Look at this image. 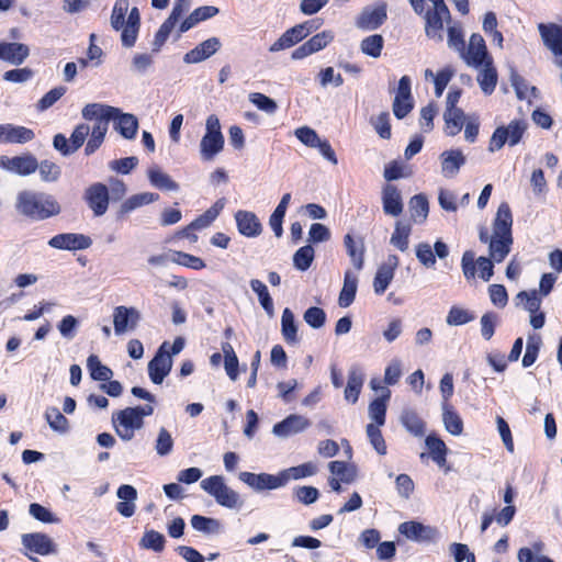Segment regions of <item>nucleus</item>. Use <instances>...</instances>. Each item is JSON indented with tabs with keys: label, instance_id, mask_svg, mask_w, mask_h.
<instances>
[{
	"label": "nucleus",
	"instance_id": "f257e3e1",
	"mask_svg": "<svg viewBox=\"0 0 562 562\" xmlns=\"http://www.w3.org/2000/svg\"><path fill=\"white\" fill-rule=\"evenodd\" d=\"M14 207L20 215L34 221L47 220L61 211L53 195L26 189L18 192Z\"/></svg>",
	"mask_w": 562,
	"mask_h": 562
},
{
	"label": "nucleus",
	"instance_id": "f03ea898",
	"mask_svg": "<svg viewBox=\"0 0 562 562\" xmlns=\"http://www.w3.org/2000/svg\"><path fill=\"white\" fill-rule=\"evenodd\" d=\"M82 117L89 121L92 119H105L114 121V128L126 139H133L138 130V120L135 115L123 113L119 108L102 103H89L81 111Z\"/></svg>",
	"mask_w": 562,
	"mask_h": 562
},
{
	"label": "nucleus",
	"instance_id": "7ed1b4c3",
	"mask_svg": "<svg viewBox=\"0 0 562 562\" xmlns=\"http://www.w3.org/2000/svg\"><path fill=\"white\" fill-rule=\"evenodd\" d=\"M512 225V211L509 205L504 202L498 206L490 239V257L495 262H502L510 251Z\"/></svg>",
	"mask_w": 562,
	"mask_h": 562
},
{
	"label": "nucleus",
	"instance_id": "20e7f679",
	"mask_svg": "<svg viewBox=\"0 0 562 562\" xmlns=\"http://www.w3.org/2000/svg\"><path fill=\"white\" fill-rule=\"evenodd\" d=\"M154 411V405L145 404L114 412L111 420L116 435L123 441H131L144 427V418L151 416Z\"/></svg>",
	"mask_w": 562,
	"mask_h": 562
},
{
	"label": "nucleus",
	"instance_id": "39448f33",
	"mask_svg": "<svg viewBox=\"0 0 562 562\" xmlns=\"http://www.w3.org/2000/svg\"><path fill=\"white\" fill-rule=\"evenodd\" d=\"M200 486L223 507L235 509L243 505L239 494L225 483L222 475L209 476L201 481Z\"/></svg>",
	"mask_w": 562,
	"mask_h": 562
},
{
	"label": "nucleus",
	"instance_id": "423d86ee",
	"mask_svg": "<svg viewBox=\"0 0 562 562\" xmlns=\"http://www.w3.org/2000/svg\"><path fill=\"white\" fill-rule=\"evenodd\" d=\"M224 144L220 120L215 114H211L205 121V133L199 145L201 159L212 161L223 150Z\"/></svg>",
	"mask_w": 562,
	"mask_h": 562
},
{
	"label": "nucleus",
	"instance_id": "0eeeda50",
	"mask_svg": "<svg viewBox=\"0 0 562 562\" xmlns=\"http://www.w3.org/2000/svg\"><path fill=\"white\" fill-rule=\"evenodd\" d=\"M425 34L428 38L441 43L443 41V26L451 24V14L447 4L429 8L424 14Z\"/></svg>",
	"mask_w": 562,
	"mask_h": 562
},
{
	"label": "nucleus",
	"instance_id": "6e6552de",
	"mask_svg": "<svg viewBox=\"0 0 562 562\" xmlns=\"http://www.w3.org/2000/svg\"><path fill=\"white\" fill-rule=\"evenodd\" d=\"M467 66L479 69L487 64V60H493L488 54L485 41L480 34H472L468 47L459 54Z\"/></svg>",
	"mask_w": 562,
	"mask_h": 562
},
{
	"label": "nucleus",
	"instance_id": "1a4fd4ad",
	"mask_svg": "<svg viewBox=\"0 0 562 562\" xmlns=\"http://www.w3.org/2000/svg\"><path fill=\"white\" fill-rule=\"evenodd\" d=\"M172 368L169 342L165 341L148 363V374L153 383L161 384Z\"/></svg>",
	"mask_w": 562,
	"mask_h": 562
},
{
	"label": "nucleus",
	"instance_id": "9d476101",
	"mask_svg": "<svg viewBox=\"0 0 562 562\" xmlns=\"http://www.w3.org/2000/svg\"><path fill=\"white\" fill-rule=\"evenodd\" d=\"M387 18L386 4L368 5L357 16L355 25L364 31H373L380 27Z\"/></svg>",
	"mask_w": 562,
	"mask_h": 562
},
{
	"label": "nucleus",
	"instance_id": "9b49d317",
	"mask_svg": "<svg viewBox=\"0 0 562 562\" xmlns=\"http://www.w3.org/2000/svg\"><path fill=\"white\" fill-rule=\"evenodd\" d=\"M238 479L255 492L277 490L282 486L280 472L277 475L269 473L240 472Z\"/></svg>",
	"mask_w": 562,
	"mask_h": 562
},
{
	"label": "nucleus",
	"instance_id": "f8f14e48",
	"mask_svg": "<svg viewBox=\"0 0 562 562\" xmlns=\"http://www.w3.org/2000/svg\"><path fill=\"white\" fill-rule=\"evenodd\" d=\"M542 41L554 56V64L562 69V26L557 24H539Z\"/></svg>",
	"mask_w": 562,
	"mask_h": 562
},
{
	"label": "nucleus",
	"instance_id": "ddd939ff",
	"mask_svg": "<svg viewBox=\"0 0 562 562\" xmlns=\"http://www.w3.org/2000/svg\"><path fill=\"white\" fill-rule=\"evenodd\" d=\"M140 321V313L136 307L116 306L113 311V325L116 335L134 330Z\"/></svg>",
	"mask_w": 562,
	"mask_h": 562
},
{
	"label": "nucleus",
	"instance_id": "4468645a",
	"mask_svg": "<svg viewBox=\"0 0 562 562\" xmlns=\"http://www.w3.org/2000/svg\"><path fill=\"white\" fill-rule=\"evenodd\" d=\"M0 167L7 171L25 177L35 172L38 162L37 159L30 154L14 157L2 156L0 158Z\"/></svg>",
	"mask_w": 562,
	"mask_h": 562
},
{
	"label": "nucleus",
	"instance_id": "2eb2a0df",
	"mask_svg": "<svg viewBox=\"0 0 562 562\" xmlns=\"http://www.w3.org/2000/svg\"><path fill=\"white\" fill-rule=\"evenodd\" d=\"M91 244L90 237L76 233L58 234L48 240L52 248L64 250H82L89 248Z\"/></svg>",
	"mask_w": 562,
	"mask_h": 562
},
{
	"label": "nucleus",
	"instance_id": "dca6fc26",
	"mask_svg": "<svg viewBox=\"0 0 562 562\" xmlns=\"http://www.w3.org/2000/svg\"><path fill=\"white\" fill-rule=\"evenodd\" d=\"M413 109V98L411 93V79L403 76L398 81L397 91L393 102V113L397 119H403Z\"/></svg>",
	"mask_w": 562,
	"mask_h": 562
},
{
	"label": "nucleus",
	"instance_id": "f3484780",
	"mask_svg": "<svg viewBox=\"0 0 562 562\" xmlns=\"http://www.w3.org/2000/svg\"><path fill=\"white\" fill-rule=\"evenodd\" d=\"M85 199L95 216L103 215L109 206V190L105 184L97 182L85 192Z\"/></svg>",
	"mask_w": 562,
	"mask_h": 562
},
{
	"label": "nucleus",
	"instance_id": "a211bd4d",
	"mask_svg": "<svg viewBox=\"0 0 562 562\" xmlns=\"http://www.w3.org/2000/svg\"><path fill=\"white\" fill-rule=\"evenodd\" d=\"M310 420L302 415L291 414L272 428V434L284 439L304 431L310 427Z\"/></svg>",
	"mask_w": 562,
	"mask_h": 562
},
{
	"label": "nucleus",
	"instance_id": "6ab92c4d",
	"mask_svg": "<svg viewBox=\"0 0 562 562\" xmlns=\"http://www.w3.org/2000/svg\"><path fill=\"white\" fill-rule=\"evenodd\" d=\"M21 541L25 549L36 554L48 555L56 553V544L46 533H24L21 537Z\"/></svg>",
	"mask_w": 562,
	"mask_h": 562
},
{
	"label": "nucleus",
	"instance_id": "aec40b11",
	"mask_svg": "<svg viewBox=\"0 0 562 562\" xmlns=\"http://www.w3.org/2000/svg\"><path fill=\"white\" fill-rule=\"evenodd\" d=\"M439 159L441 175L447 179L454 178L467 161L460 149L445 150L440 154Z\"/></svg>",
	"mask_w": 562,
	"mask_h": 562
},
{
	"label": "nucleus",
	"instance_id": "412c9836",
	"mask_svg": "<svg viewBox=\"0 0 562 562\" xmlns=\"http://www.w3.org/2000/svg\"><path fill=\"white\" fill-rule=\"evenodd\" d=\"M400 263L396 255H389L386 260L378 268L374 277L373 288L376 294H382L394 278V271Z\"/></svg>",
	"mask_w": 562,
	"mask_h": 562
},
{
	"label": "nucleus",
	"instance_id": "4be33fe9",
	"mask_svg": "<svg viewBox=\"0 0 562 562\" xmlns=\"http://www.w3.org/2000/svg\"><path fill=\"white\" fill-rule=\"evenodd\" d=\"M401 535L416 542L431 541L437 536V530L418 521H405L398 526Z\"/></svg>",
	"mask_w": 562,
	"mask_h": 562
},
{
	"label": "nucleus",
	"instance_id": "5701e85b",
	"mask_svg": "<svg viewBox=\"0 0 562 562\" xmlns=\"http://www.w3.org/2000/svg\"><path fill=\"white\" fill-rule=\"evenodd\" d=\"M222 46V43L220 38L217 37H210L202 43H200L198 46H195L193 49L188 52L184 57L183 61L186 64H198L201 63L211 56H213Z\"/></svg>",
	"mask_w": 562,
	"mask_h": 562
},
{
	"label": "nucleus",
	"instance_id": "b1692460",
	"mask_svg": "<svg viewBox=\"0 0 562 562\" xmlns=\"http://www.w3.org/2000/svg\"><path fill=\"white\" fill-rule=\"evenodd\" d=\"M383 212L397 217L402 214L404 204L400 190L393 184H385L382 189Z\"/></svg>",
	"mask_w": 562,
	"mask_h": 562
},
{
	"label": "nucleus",
	"instance_id": "393cba45",
	"mask_svg": "<svg viewBox=\"0 0 562 562\" xmlns=\"http://www.w3.org/2000/svg\"><path fill=\"white\" fill-rule=\"evenodd\" d=\"M31 128L13 124H0V143L25 144L34 139Z\"/></svg>",
	"mask_w": 562,
	"mask_h": 562
},
{
	"label": "nucleus",
	"instance_id": "a878e982",
	"mask_svg": "<svg viewBox=\"0 0 562 562\" xmlns=\"http://www.w3.org/2000/svg\"><path fill=\"white\" fill-rule=\"evenodd\" d=\"M238 232L249 238L257 237L262 232V225L254 212L238 211L235 214Z\"/></svg>",
	"mask_w": 562,
	"mask_h": 562
},
{
	"label": "nucleus",
	"instance_id": "bb28decb",
	"mask_svg": "<svg viewBox=\"0 0 562 562\" xmlns=\"http://www.w3.org/2000/svg\"><path fill=\"white\" fill-rule=\"evenodd\" d=\"M30 55V48L27 45L16 42L0 43V59L11 65L19 66Z\"/></svg>",
	"mask_w": 562,
	"mask_h": 562
},
{
	"label": "nucleus",
	"instance_id": "cd10ccee",
	"mask_svg": "<svg viewBox=\"0 0 562 562\" xmlns=\"http://www.w3.org/2000/svg\"><path fill=\"white\" fill-rule=\"evenodd\" d=\"M116 496L120 499L116 504V510L119 514L126 518L132 517L136 509V488L132 485L123 484L117 488Z\"/></svg>",
	"mask_w": 562,
	"mask_h": 562
},
{
	"label": "nucleus",
	"instance_id": "c85d7f7f",
	"mask_svg": "<svg viewBox=\"0 0 562 562\" xmlns=\"http://www.w3.org/2000/svg\"><path fill=\"white\" fill-rule=\"evenodd\" d=\"M400 422L402 426L414 437H424L426 434V423L413 409L406 408L401 413Z\"/></svg>",
	"mask_w": 562,
	"mask_h": 562
},
{
	"label": "nucleus",
	"instance_id": "c756f323",
	"mask_svg": "<svg viewBox=\"0 0 562 562\" xmlns=\"http://www.w3.org/2000/svg\"><path fill=\"white\" fill-rule=\"evenodd\" d=\"M479 71L476 80L481 90L485 94H492L497 85V71L493 60H487V64L476 69Z\"/></svg>",
	"mask_w": 562,
	"mask_h": 562
},
{
	"label": "nucleus",
	"instance_id": "7c9ffc66",
	"mask_svg": "<svg viewBox=\"0 0 562 562\" xmlns=\"http://www.w3.org/2000/svg\"><path fill=\"white\" fill-rule=\"evenodd\" d=\"M147 177L150 184L156 189L176 192L180 188L178 182L172 180L168 173L156 165L147 170Z\"/></svg>",
	"mask_w": 562,
	"mask_h": 562
},
{
	"label": "nucleus",
	"instance_id": "2f4dec72",
	"mask_svg": "<svg viewBox=\"0 0 562 562\" xmlns=\"http://www.w3.org/2000/svg\"><path fill=\"white\" fill-rule=\"evenodd\" d=\"M344 245L353 267L360 271L364 265V244L361 238L355 239L351 234L344 237Z\"/></svg>",
	"mask_w": 562,
	"mask_h": 562
},
{
	"label": "nucleus",
	"instance_id": "473e14b6",
	"mask_svg": "<svg viewBox=\"0 0 562 562\" xmlns=\"http://www.w3.org/2000/svg\"><path fill=\"white\" fill-rule=\"evenodd\" d=\"M94 125L90 127V138L87 142L85 153L92 155L102 145L108 132L109 124L105 119H93Z\"/></svg>",
	"mask_w": 562,
	"mask_h": 562
},
{
	"label": "nucleus",
	"instance_id": "72a5a7b5",
	"mask_svg": "<svg viewBox=\"0 0 562 562\" xmlns=\"http://www.w3.org/2000/svg\"><path fill=\"white\" fill-rule=\"evenodd\" d=\"M224 200H217L209 210H206L202 215L198 216L194 221H192L187 227L186 231H202L209 227L215 218L220 215L221 211L224 207Z\"/></svg>",
	"mask_w": 562,
	"mask_h": 562
},
{
	"label": "nucleus",
	"instance_id": "f704fd0d",
	"mask_svg": "<svg viewBox=\"0 0 562 562\" xmlns=\"http://www.w3.org/2000/svg\"><path fill=\"white\" fill-rule=\"evenodd\" d=\"M281 334L284 341L289 345H297L300 342L295 317L289 307H285L282 312Z\"/></svg>",
	"mask_w": 562,
	"mask_h": 562
},
{
	"label": "nucleus",
	"instance_id": "c9c22d12",
	"mask_svg": "<svg viewBox=\"0 0 562 562\" xmlns=\"http://www.w3.org/2000/svg\"><path fill=\"white\" fill-rule=\"evenodd\" d=\"M442 423L445 429L452 436L463 432V420L449 403H441Z\"/></svg>",
	"mask_w": 562,
	"mask_h": 562
},
{
	"label": "nucleus",
	"instance_id": "e433bc0d",
	"mask_svg": "<svg viewBox=\"0 0 562 562\" xmlns=\"http://www.w3.org/2000/svg\"><path fill=\"white\" fill-rule=\"evenodd\" d=\"M363 373L358 367H352L348 373V381L345 389V398L348 402L356 403L363 385Z\"/></svg>",
	"mask_w": 562,
	"mask_h": 562
},
{
	"label": "nucleus",
	"instance_id": "4c0bfd02",
	"mask_svg": "<svg viewBox=\"0 0 562 562\" xmlns=\"http://www.w3.org/2000/svg\"><path fill=\"white\" fill-rule=\"evenodd\" d=\"M317 473V465L314 462H306L296 467H291L280 472L282 486H285L291 480H300L312 476Z\"/></svg>",
	"mask_w": 562,
	"mask_h": 562
},
{
	"label": "nucleus",
	"instance_id": "58836bf2",
	"mask_svg": "<svg viewBox=\"0 0 562 562\" xmlns=\"http://www.w3.org/2000/svg\"><path fill=\"white\" fill-rule=\"evenodd\" d=\"M358 286V276L350 270L345 272L344 285L338 297V304L341 307L351 305L356 297Z\"/></svg>",
	"mask_w": 562,
	"mask_h": 562
},
{
	"label": "nucleus",
	"instance_id": "ea45409f",
	"mask_svg": "<svg viewBox=\"0 0 562 562\" xmlns=\"http://www.w3.org/2000/svg\"><path fill=\"white\" fill-rule=\"evenodd\" d=\"M445 132L449 136H456L465 123V114L461 109H446L443 113Z\"/></svg>",
	"mask_w": 562,
	"mask_h": 562
},
{
	"label": "nucleus",
	"instance_id": "a19ab883",
	"mask_svg": "<svg viewBox=\"0 0 562 562\" xmlns=\"http://www.w3.org/2000/svg\"><path fill=\"white\" fill-rule=\"evenodd\" d=\"M426 447L429 450L430 457L439 467H443L447 461L448 448L443 440L436 435H429L425 439Z\"/></svg>",
	"mask_w": 562,
	"mask_h": 562
},
{
	"label": "nucleus",
	"instance_id": "79ce46f5",
	"mask_svg": "<svg viewBox=\"0 0 562 562\" xmlns=\"http://www.w3.org/2000/svg\"><path fill=\"white\" fill-rule=\"evenodd\" d=\"M159 195L153 192H142L126 199L120 209L121 214H128L134 210L157 201Z\"/></svg>",
	"mask_w": 562,
	"mask_h": 562
},
{
	"label": "nucleus",
	"instance_id": "37998d69",
	"mask_svg": "<svg viewBox=\"0 0 562 562\" xmlns=\"http://www.w3.org/2000/svg\"><path fill=\"white\" fill-rule=\"evenodd\" d=\"M249 284L251 290L257 294L258 301L267 315L272 317L274 315V306L267 285L258 279H251Z\"/></svg>",
	"mask_w": 562,
	"mask_h": 562
},
{
	"label": "nucleus",
	"instance_id": "c03bdc74",
	"mask_svg": "<svg viewBox=\"0 0 562 562\" xmlns=\"http://www.w3.org/2000/svg\"><path fill=\"white\" fill-rule=\"evenodd\" d=\"M191 526L204 535H216L222 530V524L218 519L201 515H193L191 517Z\"/></svg>",
	"mask_w": 562,
	"mask_h": 562
},
{
	"label": "nucleus",
	"instance_id": "a18cd8bd",
	"mask_svg": "<svg viewBox=\"0 0 562 562\" xmlns=\"http://www.w3.org/2000/svg\"><path fill=\"white\" fill-rule=\"evenodd\" d=\"M412 232V226L408 223L397 221L395 223L394 232L391 236L390 243L401 251H406L408 248V238Z\"/></svg>",
	"mask_w": 562,
	"mask_h": 562
},
{
	"label": "nucleus",
	"instance_id": "49530a36",
	"mask_svg": "<svg viewBox=\"0 0 562 562\" xmlns=\"http://www.w3.org/2000/svg\"><path fill=\"white\" fill-rule=\"evenodd\" d=\"M409 212L411 217L415 223H423L427 218L429 212L427 198L423 194L414 195L409 200Z\"/></svg>",
	"mask_w": 562,
	"mask_h": 562
},
{
	"label": "nucleus",
	"instance_id": "de8ad7c7",
	"mask_svg": "<svg viewBox=\"0 0 562 562\" xmlns=\"http://www.w3.org/2000/svg\"><path fill=\"white\" fill-rule=\"evenodd\" d=\"M45 419L50 429L58 434H66L69 430L68 419L57 407H47L45 412Z\"/></svg>",
	"mask_w": 562,
	"mask_h": 562
},
{
	"label": "nucleus",
	"instance_id": "09e8293b",
	"mask_svg": "<svg viewBox=\"0 0 562 562\" xmlns=\"http://www.w3.org/2000/svg\"><path fill=\"white\" fill-rule=\"evenodd\" d=\"M87 367L93 380L109 381L113 375V371L109 367L102 364L99 357L95 355L88 357Z\"/></svg>",
	"mask_w": 562,
	"mask_h": 562
},
{
	"label": "nucleus",
	"instance_id": "8fccbe9b",
	"mask_svg": "<svg viewBox=\"0 0 562 562\" xmlns=\"http://www.w3.org/2000/svg\"><path fill=\"white\" fill-rule=\"evenodd\" d=\"M384 46V40L380 34H373L364 37L360 43V50L362 54L372 58L381 56Z\"/></svg>",
	"mask_w": 562,
	"mask_h": 562
},
{
	"label": "nucleus",
	"instance_id": "3c124183",
	"mask_svg": "<svg viewBox=\"0 0 562 562\" xmlns=\"http://www.w3.org/2000/svg\"><path fill=\"white\" fill-rule=\"evenodd\" d=\"M180 15L172 12L170 15L166 19V21L160 25L158 32L156 33L155 40H154V46L155 50H158L164 43L167 41L169 34L173 30V27L177 25V23L180 20Z\"/></svg>",
	"mask_w": 562,
	"mask_h": 562
},
{
	"label": "nucleus",
	"instance_id": "603ef678",
	"mask_svg": "<svg viewBox=\"0 0 562 562\" xmlns=\"http://www.w3.org/2000/svg\"><path fill=\"white\" fill-rule=\"evenodd\" d=\"M166 539L162 533L156 530L146 531L140 541L139 546L143 549L153 550L155 552H161L165 548Z\"/></svg>",
	"mask_w": 562,
	"mask_h": 562
},
{
	"label": "nucleus",
	"instance_id": "864d4df0",
	"mask_svg": "<svg viewBox=\"0 0 562 562\" xmlns=\"http://www.w3.org/2000/svg\"><path fill=\"white\" fill-rule=\"evenodd\" d=\"M248 100L251 102L258 110L272 115L278 110L277 102L269 98L268 95L260 92H251L248 94Z\"/></svg>",
	"mask_w": 562,
	"mask_h": 562
},
{
	"label": "nucleus",
	"instance_id": "5fc2aeb1",
	"mask_svg": "<svg viewBox=\"0 0 562 562\" xmlns=\"http://www.w3.org/2000/svg\"><path fill=\"white\" fill-rule=\"evenodd\" d=\"M170 261L193 270H201L205 267L204 261L200 257L182 251H173Z\"/></svg>",
	"mask_w": 562,
	"mask_h": 562
},
{
	"label": "nucleus",
	"instance_id": "6e6d98bb",
	"mask_svg": "<svg viewBox=\"0 0 562 562\" xmlns=\"http://www.w3.org/2000/svg\"><path fill=\"white\" fill-rule=\"evenodd\" d=\"M128 0H116L111 14V26L120 31L125 24V15L128 11Z\"/></svg>",
	"mask_w": 562,
	"mask_h": 562
},
{
	"label": "nucleus",
	"instance_id": "4d7b16f0",
	"mask_svg": "<svg viewBox=\"0 0 562 562\" xmlns=\"http://www.w3.org/2000/svg\"><path fill=\"white\" fill-rule=\"evenodd\" d=\"M314 259V249L311 245H306L297 249L293 256V265L297 270H307Z\"/></svg>",
	"mask_w": 562,
	"mask_h": 562
},
{
	"label": "nucleus",
	"instance_id": "13d9d810",
	"mask_svg": "<svg viewBox=\"0 0 562 562\" xmlns=\"http://www.w3.org/2000/svg\"><path fill=\"white\" fill-rule=\"evenodd\" d=\"M474 319V315L468 310L460 306H452L446 317V323L449 326H460L470 323Z\"/></svg>",
	"mask_w": 562,
	"mask_h": 562
},
{
	"label": "nucleus",
	"instance_id": "bf43d9fd",
	"mask_svg": "<svg viewBox=\"0 0 562 562\" xmlns=\"http://www.w3.org/2000/svg\"><path fill=\"white\" fill-rule=\"evenodd\" d=\"M540 346L541 338L539 336L532 335L528 337L526 352L521 361L524 368H528L536 362L539 355Z\"/></svg>",
	"mask_w": 562,
	"mask_h": 562
},
{
	"label": "nucleus",
	"instance_id": "052dcab7",
	"mask_svg": "<svg viewBox=\"0 0 562 562\" xmlns=\"http://www.w3.org/2000/svg\"><path fill=\"white\" fill-rule=\"evenodd\" d=\"M448 32V46L459 54L465 47L462 26L460 23H452L447 27Z\"/></svg>",
	"mask_w": 562,
	"mask_h": 562
},
{
	"label": "nucleus",
	"instance_id": "680f3d73",
	"mask_svg": "<svg viewBox=\"0 0 562 562\" xmlns=\"http://www.w3.org/2000/svg\"><path fill=\"white\" fill-rule=\"evenodd\" d=\"M526 130L527 122L525 120H513L507 126H505L509 146L517 145L521 140Z\"/></svg>",
	"mask_w": 562,
	"mask_h": 562
},
{
	"label": "nucleus",
	"instance_id": "e2e57ef3",
	"mask_svg": "<svg viewBox=\"0 0 562 562\" xmlns=\"http://www.w3.org/2000/svg\"><path fill=\"white\" fill-rule=\"evenodd\" d=\"M173 448V439L171 434L165 428L161 427L158 431V436L155 443V450L158 456L165 457L171 453Z\"/></svg>",
	"mask_w": 562,
	"mask_h": 562
},
{
	"label": "nucleus",
	"instance_id": "0e129e2a",
	"mask_svg": "<svg viewBox=\"0 0 562 562\" xmlns=\"http://www.w3.org/2000/svg\"><path fill=\"white\" fill-rule=\"evenodd\" d=\"M67 91V88L64 86H58L50 89L47 93H45L37 102V110L45 111L53 106Z\"/></svg>",
	"mask_w": 562,
	"mask_h": 562
},
{
	"label": "nucleus",
	"instance_id": "69168bd1",
	"mask_svg": "<svg viewBox=\"0 0 562 562\" xmlns=\"http://www.w3.org/2000/svg\"><path fill=\"white\" fill-rule=\"evenodd\" d=\"M304 322L314 329H318L325 325L326 313L317 306L308 307L303 315Z\"/></svg>",
	"mask_w": 562,
	"mask_h": 562
},
{
	"label": "nucleus",
	"instance_id": "338daca9",
	"mask_svg": "<svg viewBox=\"0 0 562 562\" xmlns=\"http://www.w3.org/2000/svg\"><path fill=\"white\" fill-rule=\"evenodd\" d=\"M41 179L45 182H55L60 177V168L55 162L49 160H43L37 167Z\"/></svg>",
	"mask_w": 562,
	"mask_h": 562
},
{
	"label": "nucleus",
	"instance_id": "774afa93",
	"mask_svg": "<svg viewBox=\"0 0 562 562\" xmlns=\"http://www.w3.org/2000/svg\"><path fill=\"white\" fill-rule=\"evenodd\" d=\"M416 258L426 268H434L436 265V255L428 243H419L416 246Z\"/></svg>",
	"mask_w": 562,
	"mask_h": 562
}]
</instances>
